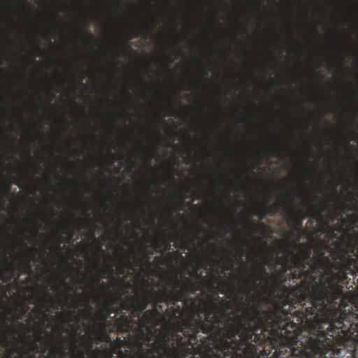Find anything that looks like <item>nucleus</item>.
<instances>
[{"mask_svg": "<svg viewBox=\"0 0 358 358\" xmlns=\"http://www.w3.org/2000/svg\"><path fill=\"white\" fill-rule=\"evenodd\" d=\"M222 294L234 296L227 301L215 292L190 297L184 301L182 329L184 358H271L281 352L284 336L278 329L271 309L252 304L245 289L224 280L219 287Z\"/></svg>", "mask_w": 358, "mask_h": 358, "instance_id": "nucleus-1", "label": "nucleus"}, {"mask_svg": "<svg viewBox=\"0 0 358 358\" xmlns=\"http://www.w3.org/2000/svg\"><path fill=\"white\" fill-rule=\"evenodd\" d=\"M288 255L295 268L292 279L302 280L294 287L278 283L280 292H273V307L270 308L285 343L297 344L307 337L348 329L350 324L356 327L355 318L350 316L349 302L353 297L344 292L340 274L319 275L293 250H289Z\"/></svg>", "mask_w": 358, "mask_h": 358, "instance_id": "nucleus-2", "label": "nucleus"}, {"mask_svg": "<svg viewBox=\"0 0 358 358\" xmlns=\"http://www.w3.org/2000/svg\"><path fill=\"white\" fill-rule=\"evenodd\" d=\"M143 287L134 296V317L142 322L138 337L148 354L156 358H184L182 308L178 305L188 293L196 290L188 280L181 285L176 276L167 278L161 292L156 291L148 279L141 280Z\"/></svg>", "mask_w": 358, "mask_h": 358, "instance_id": "nucleus-3", "label": "nucleus"}, {"mask_svg": "<svg viewBox=\"0 0 358 358\" xmlns=\"http://www.w3.org/2000/svg\"><path fill=\"white\" fill-rule=\"evenodd\" d=\"M358 345V327L327 333L315 337L299 340L297 344L285 343L289 348L273 353L271 358H339L343 348L355 349Z\"/></svg>", "mask_w": 358, "mask_h": 358, "instance_id": "nucleus-4", "label": "nucleus"}, {"mask_svg": "<svg viewBox=\"0 0 358 358\" xmlns=\"http://www.w3.org/2000/svg\"><path fill=\"white\" fill-rule=\"evenodd\" d=\"M114 331H121L116 327V324L113 327H95L94 330V339L103 343L99 347H106L108 350L109 358H156L151 356L147 350L145 343L140 341L138 337L134 336V339L127 342L117 338L113 340L108 334Z\"/></svg>", "mask_w": 358, "mask_h": 358, "instance_id": "nucleus-5", "label": "nucleus"}, {"mask_svg": "<svg viewBox=\"0 0 358 358\" xmlns=\"http://www.w3.org/2000/svg\"><path fill=\"white\" fill-rule=\"evenodd\" d=\"M293 246L295 250H299V253L296 254V257L310 264V267L316 274L331 277L333 274L338 273V270H336L334 260L331 257L332 248L327 241H322L315 244V255L313 257H311L312 249L310 245H299L296 242H293Z\"/></svg>", "mask_w": 358, "mask_h": 358, "instance_id": "nucleus-6", "label": "nucleus"}, {"mask_svg": "<svg viewBox=\"0 0 358 358\" xmlns=\"http://www.w3.org/2000/svg\"><path fill=\"white\" fill-rule=\"evenodd\" d=\"M134 296L127 295L117 307L119 317L115 320L116 327L122 332H131L138 335V329H141L142 322H137L134 317Z\"/></svg>", "mask_w": 358, "mask_h": 358, "instance_id": "nucleus-7", "label": "nucleus"}, {"mask_svg": "<svg viewBox=\"0 0 358 358\" xmlns=\"http://www.w3.org/2000/svg\"><path fill=\"white\" fill-rule=\"evenodd\" d=\"M268 275L265 265L258 264L253 269L252 274L248 275L245 278L238 276L241 280L239 285H241L245 289L247 296L252 300V303H260L262 309L263 303L267 302L268 299L264 296L255 294V292L258 289V281L264 282L266 284L268 283L266 278Z\"/></svg>", "mask_w": 358, "mask_h": 358, "instance_id": "nucleus-8", "label": "nucleus"}, {"mask_svg": "<svg viewBox=\"0 0 358 358\" xmlns=\"http://www.w3.org/2000/svg\"><path fill=\"white\" fill-rule=\"evenodd\" d=\"M327 210V206H325L319 208V206L315 204H311L310 209L307 213L304 212L302 209L294 210L288 207L287 217L289 222L294 224L295 230L301 233L302 232L301 228L303 224V221L308 216L315 218L321 222H327L323 216V212Z\"/></svg>", "mask_w": 358, "mask_h": 358, "instance_id": "nucleus-9", "label": "nucleus"}, {"mask_svg": "<svg viewBox=\"0 0 358 358\" xmlns=\"http://www.w3.org/2000/svg\"><path fill=\"white\" fill-rule=\"evenodd\" d=\"M201 268H206V266L201 261L199 260V267L196 268L194 271V273L196 275L197 278L196 280L194 281L188 278H185L184 281L180 280L182 285L184 283H186L188 280H190L194 285V288H196V290L194 291L193 292L188 293L184 296L183 299L180 301L182 302V306H184V301L187 299H189L190 298L189 297L190 295L196 294L198 291L202 290L203 292H204L205 290L207 289L208 291L210 292H214L215 290L217 289V287H215V282H217V280H219V278L215 274H212L209 278L203 281L201 280L203 278L202 272H201L200 273H198L199 269Z\"/></svg>", "mask_w": 358, "mask_h": 358, "instance_id": "nucleus-10", "label": "nucleus"}, {"mask_svg": "<svg viewBox=\"0 0 358 358\" xmlns=\"http://www.w3.org/2000/svg\"><path fill=\"white\" fill-rule=\"evenodd\" d=\"M118 288L115 290L110 291V293H105L103 294V299L101 300L110 303L112 306H120L123 300L124 295L126 294L127 292L124 290V287L131 288V283L130 282H126L124 279L120 280L117 282Z\"/></svg>", "mask_w": 358, "mask_h": 358, "instance_id": "nucleus-11", "label": "nucleus"}, {"mask_svg": "<svg viewBox=\"0 0 358 358\" xmlns=\"http://www.w3.org/2000/svg\"><path fill=\"white\" fill-rule=\"evenodd\" d=\"M58 336L55 338V342L51 349L48 351L47 358H67L69 355L67 344L69 338L60 332H58Z\"/></svg>", "mask_w": 358, "mask_h": 358, "instance_id": "nucleus-12", "label": "nucleus"}, {"mask_svg": "<svg viewBox=\"0 0 358 358\" xmlns=\"http://www.w3.org/2000/svg\"><path fill=\"white\" fill-rule=\"evenodd\" d=\"M83 340L82 346L84 347L87 352L89 358H109L108 350L106 347L94 348V339L90 336L82 335Z\"/></svg>", "mask_w": 358, "mask_h": 358, "instance_id": "nucleus-13", "label": "nucleus"}, {"mask_svg": "<svg viewBox=\"0 0 358 358\" xmlns=\"http://www.w3.org/2000/svg\"><path fill=\"white\" fill-rule=\"evenodd\" d=\"M293 268L294 266L292 262L289 263L288 259L285 258L282 265V268L280 269V271L272 278L273 286L276 289L278 290V283H280L281 285H285L284 283L287 282V281H290V279L287 278L286 273L288 271H292Z\"/></svg>", "mask_w": 358, "mask_h": 358, "instance_id": "nucleus-14", "label": "nucleus"}, {"mask_svg": "<svg viewBox=\"0 0 358 358\" xmlns=\"http://www.w3.org/2000/svg\"><path fill=\"white\" fill-rule=\"evenodd\" d=\"M108 318L104 311L99 308L94 317L95 327H113L115 325V320L114 321L108 320Z\"/></svg>", "mask_w": 358, "mask_h": 358, "instance_id": "nucleus-15", "label": "nucleus"}, {"mask_svg": "<svg viewBox=\"0 0 358 358\" xmlns=\"http://www.w3.org/2000/svg\"><path fill=\"white\" fill-rule=\"evenodd\" d=\"M77 337L76 335L73 336V341H71L69 339V343L67 344L68 352H69V358H86L87 352L86 350L80 349L77 345Z\"/></svg>", "mask_w": 358, "mask_h": 358, "instance_id": "nucleus-16", "label": "nucleus"}, {"mask_svg": "<svg viewBox=\"0 0 358 358\" xmlns=\"http://www.w3.org/2000/svg\"><path fill=\"white\" fill-rule=\"evenodd\" d=\"M99 303V305L100 306V309H101L106 315L113 321L116 320L117 317H116V315H119L117 307H114L113 306L110 305V303H108L103 300H99L96 301Z\"/></svg>", "mask_w": 358, "mask_h": 358, "instance_id": "nucleus-17", "label": "nucleus"}, {"mask_svg": "<svg viewBox=\"0 0 358 358\" xmlns=\"http://www.w3.org/2000/svg\"><path fill=\"white\" fill-rule=\"evenodd\" d=\"M334 197L338 201V209L340 212L330 215L332 221H334L338 216H342V213H344L345 210L348 209L351 210L353 209L352 207L348 206L346 202L341 201L339 195L336 189L334 191Z\"/></svg>", "mask_w": 358, "mask_h": 358, "instance_id": "nucleus-18", "label": "nucleus"}, {"mask_svg": "<svg viewBox=\"0 0 358 358\" xmlns=\"http://www.w3.org/2000/svg\"><path fill=\"white\" fill-rule=\"evenodd\" d=\"M119 280H116L108 284L104 281H101L100 278H99L96 281V283L99 284L101 292L98 296H96V301L101 300L102 299H103V294L105 293H110V290H109V289L111 287H114L115 285H117V282Z\"/></svg>", "mask_w": 358, "mask_h": 358, "instance_id": "nucleus-19", "label": "nucleus"}, {"mask_svg": "<svg viewBox=\"0 0 358 358\" xmlns=\"http://www.w3.org/2000/svg\"><path fill=\"white\" fill-rule=\"evenodd\" d=\"M163 246L164 245V250L166 252L168 250H171V243L174 241L173 236L171 234H166L163 239Z\"/></svg>", "mask_w": 358, "mask_h": 358, "instance_id": "nucleus-20", "label": "nucleus"}, {"mask_svg": "<svg viewBox=\"0 0 358 358\" xmlns=\"http://www.w3.org/2000/svg\"><path fill=\"white\" fill-rule=\"evenodd\" d=\"M132 267V264L130 261V258H127L126 262L124 264H120L117 267L118 274L123 275L127 271L131 269Z\"/></svg>", "mask_w": 358, "mask_h": 358, "instance_id": "nucleus-21", "label": "nucleus"}, {"mask_svg": "<svg viewBox=\"0 0 358 358\" xmlns=\"http://www.w3.org/2000/svg\"><path fill=\"white\" fill-rule=\"evenodd\" d=\"M149 241H153V248L156 252L161 253L162 255L165 254L163 245L159 243L157 239L154 238L153 237H150Z\"/></svg>", "mask_w": 358, "mask_h": 358, "instance_id": "nucleus-22", "label": "nucleus"}, {"mask_svg": "<svg viewBox=\"0 0 358 358\" xmlns=\"http://www.w3.org/2000/svg\"><path fill=\"white\" fill-rule=\"evenodd\" d=\"M189 237L186 236L185 238H182L180 244L178 243H175L173 245L175 248H180V249L185 250L189 248Z\"/></svg>", "mask_w": 358, "mask_h": 358, "instance_id": "nucleus-23", "label": "nucleus"}, {"mask_svg": "<svg viewBox=\"0 0 358 358\" xmlns=\"http://www.w3.org/2000/svg\"><path fill=\"white\" fill-rule=\"evenodd\" d=\"M266 210L267 214H268L271 216H273L279 212L280 205H279V203L269 205L266 207Z\"/></svg>", "mask_w": 358, "mask_h": 358, "instance_id": "nucleus-24", "label": "nucleus"}, {"mask_svg": "<svg viewBox=\"0 0 358 358\" xmlns=\"http://www.w3.org/2000/svg\"><path fill=\"white\" fill-rule=\"evenodd\" d=\"M15 266L13 264V263H10L8 266H7V271H8L9 273V275L8 277H4L3 278V280L4 282H7L8 280H10L12 278V276L13 275V273H14V271H15Z\"/></svg>", "mask_w": 358, "mask_h": 358, "instance_id": "nucleus-25", "label": "nucleus"}, {"mask_svg": "<svg viewBox=\"0 0 358 358\" xmlns=\"http://www.w3.org/2000/svg\"><path fill=\"white\" fill-rule=\"evenodd\" d=\"M224 260L227 262L224 266V270L225 271H230L233 268V259L230 257H226Z\"/></svg>", "mask_w": 358, "mask_h": 358, "instance_id": "nucleus-26", "label": "nucleus"}, {"mask_svg": "<svg viewBox=\"0 0 358 358\" xmlns=\"http://www.w3.org/2000/svg\"><path fill=\"white\" fill-rule=\"evenodd\" d=\"M102 278H106L107 274H113L114 273V266L113 265H108L105 269L102 270Z\"/></svg>", "mask_w": 358, "mask_h": 358, "instance_id": "nucleus-27", "label": "nucleus"}, {"mask_svg": "<svg viewBox=\"0 0 358 358\" xmlns=\"http://www.w3.org/2000/svg\"><path fill=\"white\" fill-rule=\"evenodd\" d=\"M29 351L34 353L33 355L35 356V354L39 352V347L36 342H33L29 347Z\"/></svg>", "mask_w": 358, "mask_h": 358, "instance_id": "nucleus-28", "label": "nucleus"}, {"mask_svg": "<svg viewBox=\"0 0 358 358\" xmlns=\"http://www.w3.org/2000/svg\"><path fill=\"white\" fill-rule=\"evenodd\" d=\"M247 222H248V227L250 228H253V229H255V232H257V228L259 225H260L261 227H265V224L264 223H259V224H257L255 222H253L252 221H250L248 218H247Z\"/></svg>", "mask_w": 358, "mask_h": 358, "instance_id": "nucleus-29", "label": "nucleus"}, {"mask_svg": "<svg viewBox=\"0 0 358 358\" xmlns=\"http://www.w3.org/2000/svg\"><path fill=\"white\" fill-rule=\"evenodd\" d=\"M257 215L259 217L260 219H264L267 215L266 210L265 209L260 208L258 210Z\"/></svg>", "mask_w": 358, "mask_h": 358, "instance_id": "nucleus-30", "label": "nucleus"}, {"mask_svg": "<svg viewBox=\"0 0 358 358\" xmlns=\"http://www.w3.org/2000/svg\"><path fill=\"white\" fill-rule=\"evenodd\" d=\"M175 255H182L181 253L179 252V251H173V252H169L167 254H166V256L169 259H172L173 257V256Z\"/></svg>", "mask_w": 358, "mask_h": 358, "instance_id": "nucleus-31", "label": "nucleus"}, {"mask_svg": "<svg viewBox=\"0 0 358 358\" xmlns=\"http://www.w3.org/2000/svg\"><path fill=\"white\" fill-rule=\"evenodd\" d=\"M59 330L62 331V334H71L72 331L68 328V327H66L64 326H62Z\"/></svg>", "mask_w": 358, "mask_h": 358, "instance_id": "nucleus-32", "label": "nucleus"}, {"mask_svg": "<svg viewBox=\"0 0 358 358\" xmlns=\"http://www.w3.org/2000/svg\"><path fill=\"white\" fill-rule=\"evenodd\" d=\"M31 271V266L29 262L25 263V270L24 273H30Z\"/></svg>", "mask_w": 358, "mask_h": 358, "instance_id": "nucleus-33", "label": "nucleus"}, {"mask_svg": "<svg viewBox=\"0 0 358 358\" xmlns=\"http://www.w3.org/2000/svg\"><path fill=\"white\" fill-rule=\"evenodd\" d=\"M85 35L90 39V40H92L94 39V36L93 35L91 34L90 32V30L89 29H87L86 30V31L85 32Z\"/></svg>", "mask_w": 358, "mask_h": 358, "instance_id": "nucleus-34", "label": "nucleus"}, {"mask_svg": "<svg viewBox=\"0 0 358 358\" xmlns=\"http://www.w3.org/2000/svg\"><path fill=\"white\" fill-rule=\"evenodd\" d=\"M58 278H59L60 280V282L62 285H66V278L67 277L66 276H58Z\"/></svg>", "mask_w": 358, "mask_h": 358, "instance_id": "nucleus-35", "label": "nucleus"}, {"mask_svg": "<svg viewBox=\"0 0 358 358\" xmlns=\"http://www.w3.org/2000/svg\"><path fill=\"white\" fill-rule=\"evenodd\" d=\"M21 243L23 245V247H24L25 250H35V251L38 250L36 248H32V249L29 248L23 241H22Z\"/></svg>", "mask_w": 358, "mask_h": 358, "instance_id": "nucleus-36", "label": "nucleus"}, {"mask_svg": "<svg viewBox=\"0 0 358 358\" xmlns=\"http://www.w3.org/2000/svg\"><path fill=\"white\" fill-rule=\"evenodd\" d=\"M350 219H353V220H355V222H358V215H355V214H351L350 215Z\"/></svg>", "mask_w": 358, "mask_h": 358, "instance_id": "nucleus-37", "label": "nucleus"}, {"mask_svg": "<svg viewBox=\"0 0 358 358\" xmlns=\"http://www.w3.org/2000/svg\"><path fill=\"white\" fill-rule=\"evenodd\" d=\"M127 212L131 214L132 216L136 215V212L134 209H129Z\"/></svg>", "mask_w": 358, "mask_h": 358, "instance_id": "nucleus-38", "label": "nucleus"}, {"mask_svg": "<svg viewBox=\"0 0 358 358\" xmlns=\"http://www.w3.org/2000/svg\"><path fill=\"white\" fill-rule=\"evenodd\" d=\"M108 153H109V155H110V157L111 158H113V159L116 158L117 155H116L115 154H114V153L112 152V150H109Z\"/></svg>", "mask_w": 358, "mask_h": 358, "instance_id": "nucleus-39", "label": "nucleus"}, {"mask_svg": "<svg viewBox=\"0 0 358 358\" xmlns=\"http://www.w3.org/2000/svg\"><path fill=\"white\" fill-rule=\"evenodd\" d=\"M318 196L316 195V194H313L312 196H311V199L312 201H316V200H318Z\"/></svg>", "mask_w": 358, "mask_h": 358, "instance_id": "nucleus-40", "label": "nucleus"}, {"mask_svg": "<svg viewBox=\"0 0 358 358\" xmlns=\"http://www.w3.org/2000/svg\"><path fill=\"white\" fill-rule=\"evenodd\" d=\"M2 341H3L4 343H7V340H6V333H5V332H3V334Z\"/></svg>", "mask_w": 358, "mask_h": 358, "instance_id": "nucleus-41", "label": "nucleus"}, {"mask_svg": "<svg viewBox=\"0 0 358 358\" xmlns=\"http://www.w3.org/2000/svg\"><path fill=\"white\" fill-rule=\"evenodd\" d=\"M122 223H123L122 222H120V223L119 224L118 227H117L118 230H120L121 231V233H122Z\"/></svg>", "mask_w": 358, "mask_h": 358, "instance_id": "nucleus-42", "label": "nucleus"}, {"mask_svg": "<svg viewBox=\"0 0 358 358\" xmlns=\"http://www.w3.org/2000/svg\"><path fill=\"white\" fill-rule=\"evenodd\" d=\"M36 337H37L38 341H41V331L37 333Z\"/></svg>", "mask_w": 358, "mask_h": 358, "instance_id": "nucleus-43", "label": "nucleus"}, {"mask_svg": "<svg viewBox=\"0 0 358 358\" xmlns=\"http://www.w3.org/2000/svg\"><path fill=\"white\" fill-rule=\"evenodd\" d=\"M56 250L58 252V253L59 254V255L62 256L61 253L59 252V251H60L59 243L56 246Z\"/></svg>", "mask_w": 358, "mask_h": 358, "instance_id": "nucleus-44", "label": "nucleus"}, {"mask_svg": "<svg viewBox=\"0 0 358 358\" xmlns=\"http://www.w3.org/2000/svg\"><path fill=\"white\" fill-rule=\"evenodd\" d=\"M148 166L150 169H152L151 160H149V162H148Z\"/></svg>", "mask_w": 358, "mask_h": 358, "instance_id": "nucleus-45", "label": "nucleus"}, {"mask_svg": "<svg viewBox=\"0 0 358 358\" xmlns=\"http://www.w3.org/2000/svg\"><path fill=\"white\" fill-rule=\"evenodd\" d=\"M242 241L245 244L248 243V240L246 238H242Z\"/></svg>", "mask_w": 358, "mask_h": 358, "instance_id": "nucleus-46", "label": "nucleus"}, {"mask_svg": "<svg viewBox=\"0 0 358 358\" xmlns=\"http://www.w3.org/2000/svg\"><path fill=\"white\" fill-rule=\"evenodd\" d=\"M240 256H241V260L243 262V252L242 250H240Z\"/></svg>", "mask_w": 358, "mask_h": 358, "instance_id": "nucleus-47", "label": "nucleus"}, {"mask_svg": "<svg viewBox=\"0 0 358 358\" xmlns=\"http://www.w3.org/2000/svg\"><path fill=\"white\" fill-rule=\"evenodd\" d=\"M62 120L65 124L68 123V120L64 116L62 117Z\"/></svg>", "mask_w": 358, "mask_h": 358, "instance_id": "nucleus-48", "label": "nucleus"}, {"mask_svg": "<svg viewBox=\"0 0 358 358\" xmlns=\"http://www.w3.org/2000/svg\"><path fill=\"white\" fill-rule=\"evenodd\" d=\"M119 64V61H118V62H116V64H115V70H116L117 71H119V69L117 68V64Z\"/></svg>", "mask_w": 358, "mask_h": 358, "instance_id": "nucleus-49", "label": "nucleus"}, {"mask_svg": "<svg viewBox=\"0 0 358 358\" xmlns=\"http://www.w3.org/2000/svg\"><path fill=\"white\" fill-rule=\"evenodd\" d=\"M90 287L94 290V287H95V285L94 284H89Z\"/></svg>", "mask_w": 358, "mask_h": 358, "instance_id": "nucleus-50", "label": "nucleus"}, {"mask_svg": "<svg viewBox=\"0 0 358 358\" xmlns=\"http://www.w3.org/2000/svg\"><path fill=\"white\" fill-rule=\"evenodd\" d=\"M255 238L258 241H262V238L261 237H255Z\"/></svg>", "mask_w": 358, "mask_h": 358, "instance_id": "nucleus-51", "label": "nucleus"}, {"mask_svg": "<svg viewBox=\"0 0 358 358\" xmlns=\"http://www.w3.org/2000/svg\"><path fill=\"white\" fill-rule=\"evenodd\" d=\"M223 251H224L225 253H228V254H229V255H231V252H229V251H228V250H225V249H223Z\"/></svg>", "mask_w": 358, "mask_h": 358, "instance_id": "nucleus-52", "label": "nucleus"}, {"mask_svg": "<svg viewBox=\"0 0 358 358\" xmlns=\"http://www.w3.org/2000/svg\"><path fill=\"white\" fill-rule=\"evenodd\" d=\"M138 34H134L133 36L130 38V39L136 38L137 37Z\"/></svg>", "mask_w": 358, "mask_h": 358, "instance_id": "nucleus-53", "label": "nucleus"}, {"mask_svg": "<svg viewBox=\"0 0 358 358\" xmlns=\"http://www.w3.org/2000/svg\"><path fill=\"white\" fill-rule=\"evenodd\" d=\"M2 323L3 324L4 327H6V328H10L8 326H7L6 324V323L4 322V321L2 320Z\"/></svg>", "mask_w": 358, "mask_h": 358, "instance_id": "nucleus-54", "label": "nucleus"}, {"mask_svg": "<svg viewBox=\"0 0 358 358\" xmlns=\"http://www.w3.org/2000/svg\"><path fill=\"white\" fill-rule=\"evenodd\" d=\"M153 203V205H154V207H155L157 210H158V207H157V206L155 203Z\"/></svg>", "mask_w": 358, "mask_h": 358, "instance_id": "nucleus-55", "label": "nucleus"}, {"mask_svg": "<svg viewBox=\"0 0 358 358\" xmlns=\"http://www.w3.org/2000/svg\"><path fill=\"white\" fill-rule=\"evenodd\" d=\"M92 306H89V311H90V313H91V310H92Z\"/></svg>", "mask_w": 358, "mask_h": 358, "instance_id": "nucleus-56", "label": "nucleus"}, {"mask_svg": "<svg viewBox=\"0 0 358 358\" xmlns=\"http://www.w3.org/2000/svg\"><path fill=\"white\" fill-rule=\"evenodd\" d=\"M72 222H73V224L75 226H77V225H78V223H77V222H74V221H73Z\"/></svg>", "mask_w": 358, "mask_h": 358, "instance_id": "nucleus-57", "label": "nucleus"}, {"mask_svg": "<svg viewBox=\"0 0 358 358\" xmlns=\"http://www.w3.org/2000/svg\"><path fill=\"white\" fill-rule=\"evenodd\" d=\"M193 208H198L199 207H198V206H197V205H193Z\"/></svg>", "mask_w": 358, "mask_h": 358, "instance_id": "nucleus-58", "label": "nucleus"}, {"mask_svg": "<svg viewBox=\"0 0 358 358\" xmlns=\"http://www.w3.org/2000/svg\"><path fill=\"white\" fill-rule=\"evenodd\" d=\"M231 276H232V277H234V278H237V277H238L237 275H234V274H233V273H231Z\"/></svg>", "mask_w": 358, "mask_h": 358, "instance_id": "nucleus-59", "label": "nucleus"}, {"mask_svg": "<svg viewBox=\"0 0 358 358\" xmlns=\"http://www.w3.org/2000/svg\"><path fill=\"white\" fill-rule=\"evenodd\" d=\"M44 317H45V319L47 321H48V320H49V319L48 318L47 315H44Z\"/></svg>", "mask_w": 358, "mask_h": 358, "instance_id": "nucleus-60", "label": "nucleus"}, {"mask_svg": "<svg viewBox=\"0 0 358 358\" xmlns=\"http://www.w3.org/2000/svg\"><path fill=\"white\" fill-rule=\"evenodd\" d=\"M253 254H254V255H255V256H257V252H256L255 250H254Z\"/></svg>", "mask_w": 358, "mask_h": 358, "instance_id": "nucleus-61", "label": "nucleus"}, {"mask_svg": "<svg viewBox=\"0 0 358 358\" xmlns=\"http://www.w3.org/2000/svg\"><path fill=\"white\" fill-rule=\"evenodd\" d=\"M150 198L153 200L154 199V197L152 196V195H150Z\"/></svg>", "mask_w": 358, "mask_h": 358, "instance_id": "nucleus-62", "label": "nucleus"}, {"mask_svg": "<svg viewBox=\"0 0 358 358\" xmlns=\"http://www.w3.org/2000/svg\"><path fill=\"white\" fill-rule=\"evenodd\" d=\"M80 33H81V34H83V33H84V30H83V29H80Z\"/></svg>", "mask_w": 358, "mask_h": 358, "instance_id": "nucleus-63", "label": "nucleus"}, {"mask_svg": "<svg viewBox=\"0 0 358 358\" xmlns=\"http://www.w3.org/2000/svg\"><path fill=\"white\" fill-rule=\"evenodd\" d=\"M29 358H34V355L29 356Z\"/></svg>", "mask_w": 358, "mask_h": 358, "instance_id": "nucleus-64", "label": "nucleus"}]
</instances>
